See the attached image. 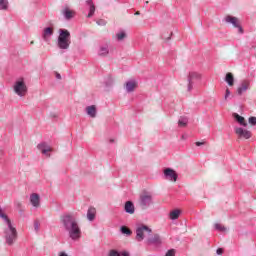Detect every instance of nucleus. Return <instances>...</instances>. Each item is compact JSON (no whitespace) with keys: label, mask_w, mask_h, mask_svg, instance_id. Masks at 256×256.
I'll return each mask as SVG.
<instances>
[{"label":"nucleus","mask_w":256,"mask_h":256,"mask_svg":"<svg viewBox=\"0 0 256 256\" xmlns=\"http://www.w3.org/2000/svg\"><path fill=\"white\" fill-rule=\"evenodd\" d=\"M60 223L72 241H79L81 239V227H79V221L74 213L63 214L60 217Z\"/></svg>","instance_id":"obj_1"},{"label":"nucleus","mask_w":256,"mask_h":256,"mask_svg":"<svg viewBox=\"0 0 256 256\" xmlns=\"http://www.w3.org/2000/svg\"><path fill=\"white\" fill-rule=\"evenodd\" d=\"M0 219H2L5 227H4V239L6 241V245L15 244V241H17V228L13 225V222H11V219H9V216L5 214V211H3V208L0 207Z\"/></svg>","instance_id":"obj_2"},{"label":"nucleus","mask_w":256,"mask_h":256,"mask_svg":"<svg viewBox=\"0 0 256 256\" xmlns=\"http://www.w3.org/2000/svg\"><path fill=\"white\" fill-rule=\"evenodd\" d=\"M59 36L57 40V47L67 51L71 46V32L67 29H59Z\"/></svg>","instance_id":"obj_3"},{"label":"nucleus","mask_w":256,"mask_h":256,"mask_svg":"<svg viewBox=\"0 0 256 256\" xmlns=\"http://www.w3.org/2000/svg\"><path fill=\"white\" fill-rule=\"evenodd\" d=\"M13 91L18 97H25L27 95V84L25 83V79L19 78L14 82Z\"/></svg>","instance_id":"obj_4"},{"label":"nucleus","mask_w":256,"mask_h":256,"mask_svg":"<svg viewBox=\"0 0 256 256\" xmlns=\"http://www.w3.org/2000/svg\"><path fill=\"white\" fill-rule=\"evenodd\" d=\"M139 205L141 209H148L153 205V195L150 192L144 191L140 194Z\"/></svg>","instance_id":"obj_5"},{"label":"nucleus","mask_w":256,"mask_h":256,"mask_svg":"<svg viewBox=\"0 0 256 256\" xmlns=\"http://www.w3.org/2000/svg\"><path fill=\"white\" fill-rule=\"evenodd\" d=\"M145 233L151 234L153 230L147 225L140 224L136 227V241L141 243L145 239Z\"/></svg>","instance_id":"obj_6"},{"label":"nucleus","mask_w":256,"mask_h":256,"mask_svg":"<svg viewBox=\"0 0 256 256\" xmlns=\"http://www.w3.org/2000/svg\"><path fill=\"white\" fill-rule=\"evenodd\" d=\"M200 79H201V74H199V72L191 71L188 73V76H187V81H188L187 91H188V93H191V91H193V85H195L196 81H200Z\"/></svg>","instance_id":"obj_7"},{"label":"nucleus","mask_w":256,"mask_h":256,"mask_svg":"<svg viewBox=\"0 0 256 256\" xmlns=\"http://www.w3.org/2000/svg\"><path fill=\"white\" fill-rule=\"evenodd\" d=\"M224 21L226 23H230L231 25H233V27L238 29V33L243 34V27H241V23L239 22V18L228 15L224 18Z\"/></svg>","instance_id":"obj_8"},{"label":"nucleus","mask_w":256,"mask_h":256,"mask_svg":"<svg viewBox=\"0 0 256 256\" xmlns=\"http://www.w3.org/2000/svg\"><path fill=\"white\" fill-rule=\"evenodd\" d=\"M163 173H164V179H166V181H172L173 183L177 182L179 175L172 168L164 169Z\"/></svg>","instance_id":"obj_9"},{"label":"nucleus","mask_w":256,"mask_h":256,"mask_svg":"<svg viewBox=\"0 0 256 256\" xmlns=\"http://www.w3.org/2000/svg\"><path fill=\"white\" fill-rule=\"evenodd\" d=\"M234 131L238 139H251L252 137L251 131L243 129L242 127H236Z\"/></svg>","instance_id":"obj_10"},{"label":"nucleus","mask_w":256,"mask_h":256,"mask_svg":"<svg viewBox=\"0 0 256 256\" xmlns=\"http://www.w3.org/2000/svg\"><path fill=\"white\" fill-rule=\"evenodd\" d=\"M37 147H38V150L41 151L42 155H46V157L51 156L49 153H51V151H53V149L47 143L42 142V143L38 144Z\"/></svg>","instance_id":"obj_11"},{"label":"nucleus","mask_w":256,"mask_h":256,"mask_svg":"<svg viewBox=\"0 0 256 256\" xmlns=\"http://www.w3.org/2000/svg\"><path fill=\"white\" fill-rule=\"evenodd\" d=\"M55 33V30L53 27H46L44 28L42 32V39L48 43V41L51 40V37H53V34Z\"/></svg>","instance_id":"obj_12"},{"label":"nucleus","mask_w":256,"mask_h":256,"mask_svg":"<svg viewBox=\"0 0 256 256\" xmlns=\"http://www.w3.org/2000/svg\"><path fill=\"white\" fill-rule=\"evenodd\" d=\"M30 203L32 206H34L36 209H39L41 207V197L37 193H33L30 195Z\"/></svg>","instance_id":"obj_13"},{"label":"nucleus","mask_w":256,"mask_h":256,"mask_svg":"<svg viewBox=\"0 0 256 256\" xmlns=\"http://www.w3.org/2000/svg\"><path fill=\"white\" fill-rule=\"evenodd\" d=\"M163 241L161 240V236L159 234H154L152 237L147 239L148 245H161Z\"/></svg>","instance_id":"obj_14"},{"label":"nucleus","mask_w":256,"mask_h":256,"mask_svg":"<svg viewBox=\"0 0 256 256\" xmlns=\"http://www.w3.org/2000/svg\"><path fill=\"white\" fill-rule=\"evenodd\" d=\"M125 89H126L127 93H133V91H135V89H137V81H135V80L127 81L125 84Z\"/></svg>","instance_id":"obj_15"},{"label":"nucleus","mask_w":256,"mask_h":256,"mask_svg":"<svg viewBox=\"0 0 256 256\" xmlns=\"http://www.w3.org/2000/svg\"><path fill=\"white\" fill-rule=\"evenodd\" d=\"M249 85H250L249 80L242 81L240 84V87H238L237 89L238 95H243V93H245V91L249 89Z\"/></svg>","instance_id":"obj_16"},{"label":"nucleus","mask_w":256,"mask_h":256,"mask_svg":"<svg viewBox=\"0 0 256 256\" xmlns=\"http://www.w3.org/2000/svg\"><path fill=\"white\" fill-rule=\"evenodd\" d=\"M88 116H90L92 119H95L97 117V106L91 105L87 106L85 109Z\"/></svg>","instance_id":"obj_17"},{"label":"nucleus","mask_w":256,"mask_h":256,"mask_svg":"<svg viewBox=\"0 0 256 256\" xmlns=\"http://www.w3.org/2000/svg\"><path fill=\"white\" fill-rule=\"evenodd\" d=\"M62 14L64 15L65 19L69 21L75 17V11L69 9L68 7L62 10Z\"/></svg>","instance_id":"obj_18"},{"label":"nucleus","mask_w":256,"mask_h":256,"mask_svg":"<svg viewBox=\"0 0 256 256\" xmlns=\"http://www.w3.org/2000/svg\"><path fill=\"white\" fill-rule=\"evenodd\" d=\"M124 210L126 211V213L133 215V213H135V205H133V202L127 201L125 203Z\"/></svg>","instance_id":"obj_19"},{"label":"nucleus","mask_w":256,"mask_h":256,"mask_svg":"<svg viewBox=\"0 0 256 256\" xmlns=\"http://www.w3.org/2000/svg\"><path fill=\"white\" fill-rule=\"evenodd\" d=\"M108 256H131L128 251L119 252L118 250L112 249L109 251Z\"/></svg>","instance_id":"obj_20"},{"label":"nucleus","mask_w":256,"mask_h":256,"mask_svg":"<svg viewBox=\"0 0 256 256\" xmlns=\"http://www.w3.org/2000/svg\"><path fill=\"white\" fill-rule=\"evenodd\" d=\"M233 117L237 121V123H239V125H242V127H247V121L245 120V117L237 113H234Z\"/></svg>","instance_id":"obj_21"},{"label":"nucleus","mask_w":256,"mask_h":256,"mask_svg":"<svg viewBox=\"0 0 256 256\" xmlns=\"http://www.w3.org/2000/svg\"><path fill=\"white\" fill-rule=\"evenodd\" d=\"M225 81L229 85V87H233L235 85V77L233 76V73L228 72L225 76Z\"/></svg>","instance_id":"obj_22"},{"label":"nucleus","mask_w":256,"mask_h":256,"mask_svg":"<svg viewBox=\"0 0 256 256\" xmlns=\"http://www.w3.org/2000/svg\"><path fill=\"white\" fill-rule=\"evenodd\" d=\"M98 55L100 57H107V55H109V46L108 45L100 46Z\"/></svg>","instance_id":"obj_23"},{"label":"nucleus","mask_w":256,"mask_h":256,"mask_svg":"<svg viewBox=\"0 0 256 256\" xmlns=\"http://www.w3.org/2000/svg\"><path fill=\"white\" fill-rule=\"evenodd\" d=\"M86 3L90 6L88 18H91L93 15H95V4H93V0H86Z\"/></svg>","instance_id":"obj_24"},{"label":"nucleus","mask_w":256,"mask_h":256,"mask_svg":"<svg viewBox=\"0 0 256 256\" xmlns=\"http://www.w3.org/2000/svg\"><path fill=\"white\" fill-rule=\"evenodd\" d=\"M97 213V211L95 210V208H89L87 211V219L88 221H93L95 219V214Z\"/></svg>","instance_id":"obj_25"},{"label":"nucleus","mask_w":256,"mask_h":256,"mask_svg":"<svg viewBox=\"0 0 256 256\" xmlns=\"http://www.w3.org/2000/svg\"><path fill=\"white\" fill-rule=\"evenodd\" d=\"M179 215H181V210L175 209L170 212L169 217L172 221H175L179 217Z\"/></svg>","instance_id":"obj_26"},{"label":"nucleus","mask_w":256,"mask_h":256,"mask_svg":"<svg viewBox=\"0 0 256 256\" xmlns=\"http://www.w3.org/2000/svg\"><path fill=\"white\" fill-rule=\"evenodd\" d=\"M187 123H189V119L185 116H181L178 120L179 127H187Z\"/></svg>","instance_id":"obj_27"},{"label":"nucleus","mask_w":256,"mask_h":256,"mask_svg":"<svg viewBox=\"0 0 256 256\" xmlns=\"http://www.w3.org/2000/svg\"><path fill=\"white\" fill-rule=\"evenodd\" d=\"M216 231H220L221 233H226L227 231V227H225L224 225L220 224V223H216L214 225Z\"/></svg>","instance_id":"obj_28"},{"label":"nucleus","mask_w":256,"mask_h":256,"mask_svg":"<svg viewBox=\"0 0 256 256\" xmlns=\"http://www.w3.org/2000/svg\"><path fill=\"white\" fill-rule=\"evenodd\" d=\"M125 37H127V34L124 31L118 32L116 34L117 41H123V39H125Z\"/></svg>","instance_id":"obj_29"},{"label":"nucleus","mask_w":256,"mask_h":256,"mask_svg":"<svg viewBox=\"0 0 256 256\" xmlns=\"http://www.w3.org/2000/svg\"><path fill=\"white\" fill-rule=\"evenodd\" d=\"M9 6V1L8 0H0V9L5 10Z\"/></svg>","instance_id":"obj_30"},{"label":"nucleus","mask_w":256,"mask_h":256,"mask_svg":"<svg viewBox=\"0 0 256 256\" xmlns=\"http://www.w3.org/2000/svg\"><path fill=\"white\" fill-rule=\"evenodd\" d=\"M121 233H123L124 235H131V230L129 228H127L126 226H122L121 227Z\"/></svg>","instance_id":"obj_31"},{"label":"nucleus","mask_w":256,"mask_h":256,"mask_svg":"<svg viewBox=\"0 0 256 256\" xmlns=\"http://www.w3.org/2000/svg\"><path fill=\"white\" fill-rule=\"evenodd\" d=\"M40 227H41V223L39 222V220H35V221H34V231H35L36 233H39Z\"/></svg>","instance_id":"obj_32"},{"label":"nucleus","mask_w":256,"mask_h":256,"mask_svg":"<svg viewBox=\"0 0 256 256\" xmlns=\"http://www.w3.org/2000/svg\"><path fill=\"white\" fill-rule=\"evenodd\" d=\"M248 122L250 125H256V117L255 116H251L249 119H248Z\"/></svg>","instance_id":"obj_33"},{"label":"nucleus","mask_w":256,"mask_h":256,"mask_svg":"<svg viewBox=\"0 0 256 256\" xmlns=\"http://www.w3.org/2000/svg\"><path fill=\"white\" fill-rule=\"evenodd\" d=\"M96 23H97V25H100L102 27L107 25V22L105 20H103V19L98 20Z\"/></svg>","instance_id":"obj_34"},{"label":"nucleus","mask_w":256,"mask_h":256,"mask_svg":"<svg viewBox=\"0 0 256 256\" xmlns=\"http://www.w3.org/2000/svg\"><path fill=\"white\" fill-rule=\"evenodd\" d=\"M230 95H231V91L229 90V88H227L226 92H225V96H224L225 101H227V99H229Z\"/></svg>","instance_id":"obj_35"},{"label":"nucleus","mask_w":256,"mask_h":256,"mask_svg":"<svg viewBox=\"0 0 256 256\" xmlns=\"http://www.w3.org/2000/svg\"><path fill=\"white\" fill-rule=\"evenodd\" d=\"M165 256H175V249L168 250Z\"/></svg>","instance_id":"obj_36"},{"label":"nucleus","mask_w":256,"mask_h":256,"mask_svg":"<svg viewBox=\"0 0 256 256\" xmlns=\"http://www.w3.org/2000/svg\"><path fill=\"white\" fill-rule=\"evenodd\" d=\"M217 255H223V248H218L216 250Z\"/></svg>","instance_id":"obj_37"},{"label":"nucleus","mask_w":256,"mask_h":256,"mask_svg":"<svg viewBox=\"0 0 256 256\" xmlns=\"http://www.w3.org/2000/svg\"><path fill=\"white\" fill-rule=\"evenodd\" d=\"M58 256H69L66 252H59Z\"/></svg>","instance_id":"obj_38"},{"label":"nucleus","mask_w":256,"mask_h":256,"mask_svg":"<svg viewBox=\"0 0 256 256\" xmlns=\"http://www.w3.org/2000/svg\"><path fill=\"white\" fill-rule=\"evenodd\" d=\"M201 145H205V142H196L197 147H201Z\"/></svg>","instance_id":"obj_39"},{"label":"nucleus","mask_w":256,"mask_h":256,"mask_svg":"<svg viewBox=\"0 0 256 256\" xmlns=\"http://www.w3.org/2000/svg\"><path fill=\"white\" fill-rule=\"evenodd\" d=\"M56 79H61V74L56 73Z\"/></svg>","instance_id":"obj_40"},{"label":"nucleus","mask_w":256,"mask_h":256,"mask_svg":"<svg viewBox=\"0 0 256 256\" xmlns=\"http://www.w3.org/2000/svg\"><path fill=\"white\" fill-rule=\"evenodd\" d=\"M135 15H141V12L137 11L135 12Z\"/></svg>","instance_id":"obj_41"},{"label":"nucleus","mask_w":256,"mask_h":256,"mask_svg":"<svg viewBox=\"0 0 256 256\" xmlns=\"http://www.w3.org/2000/svg\"><path fill=\"white\" fill-rule=\"evenodd\" d=\"M149 4V1H146V5H148Z\"/></svg>","instance_id":"obj_42"},{"label":"nucleus","mask_w":256,"mask_h":256,"mask_svg":"<svg viewBox=\"0 0 256 256\" xmlns=\"http://www.w3.org/2000/svg\"><path fill=\"white\" fill-rule=\"evenodd\" d=\"M169 39H171V37H168V38H167V41H169Z\"/></svg>","instance_id":"obj_43"},{"label":"nucleus","mask_w":256,"mask_h":256,"mask_svg":"<svg viewBox=\"0 0 256 256\" xmlns=\"http://www.w3.org/2000/svg\"><path fill=\"white\" fill-rule=\"evenodd\" d=\"M113 141H114L113 139H112V140H110V143H113Z\"/></svg>","instance_id":"obj_44"}]
</instances>
